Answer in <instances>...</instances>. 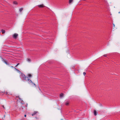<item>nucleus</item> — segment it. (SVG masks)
<instances>
[{"label": "nucleus", "instance_id": "nucleus-1", "mask_svg": "<svg viewBox=\"0 0 120 120\" xmlns=\"http://www.w3.org/2000/svg\"><path fill=\"white\" fill-rule=\"evenodd\" d=\"M21 75L22 77V78L23 79V80H25L26 81L29 80V79L28 77H26L25 75L22 73H21Z\"/></svg>", "mask_w": 120, "mask_h": 120}, {"label": "nucleus", "instance_id": "nucleus-2", "mask_svg": "<svg viewBox=\"0 0 120 120\" xmlns=\"http://www.w3.org/2000/svg\"><path fill=\"white\" fill-rule=\"evenodd\" d=\"M18 35V34L15 33L13 35V37L15 39H16L17 38Z\"/></svg>", "mask_w": 120, "mask_h": 120}, {"label": "nucleus", "instance_id": "nucleus-3", "mask_svg": "<svg viewBox=\"0 0 120 120\" xmlns=\"http://www.w3.org/2000/svg\"><path fill=\"white\" fill-rule=\"evenodd\" d=\"M25 107L24 106H21L19 108V109H20V110H21V111H23V108H24Z\"/></svg>", "mask_w": 120, "mask_h": 120}, {"label": "nucleus", "instance_id": "nucleus-4", "mask_svg": "<svg viewBox=\"0 0 120 120\" xmlns=\"http://www.w3.org/2000/svg\"><path fill=\"white\" fill-rule=\"evenodd\" d=\"M38 6L40 8H42L44 7L45 6L43 5V4H42L41 5H38Z\"/></svg>", "mask_w": 120, "mask_h": 120}, {"label": "nucleus", "instance_id": "nucleus-5", "mask_svg": "<svg viewBox=\"0 0 120 120\" xmlns=\"http://www.w3.org/2000/svg\"><path fill=\"white\" fill-rule=\"evenodd\" d=\"M98 113V112L96 110H94V114L95 116H96Z\"/></svg>", "mask_w": 120, "mask_h": 120}, {"label": "nucleus", "instance_id": "nucleus-6", "mask_svg": "<svg viewBox=\"0 0 120 120\" xmlns=\"http://www.w3.org/2000/svg\"><path fill=\"white\" fill-rule=\"evenodd\" d=\"M73 0H69V4H71Z\"/></svg>", "mask_w": 120, "mask_h": 120}, {"label": "nucleus", "instance_id": "nucleus-7", "mask_svg": "<svg viewBox=\"0 0 120 120\" xmlns=\"http://www.w3.org/2000/svg\"><path fill=\"white\" fill-rule=\"evenodd\" d=\"M38 112L37 111H35L32 115V116H33Z\"/></svg>", "mask_w": 120, "mask_h": 120}, {"label": "nucleus", "instance_id": "nucleus-8", "mask_svg": "<svg viewBox=\"0 0 120 120\" xmlns=\"http://www.w3.org/2000/svg\"><path fill=\"white\" fill-rule=\"evenodd\" d=\"M63 97V94H61L60 95V98H62Z\"/></svg>", "mask_w": 120, "mask_h": 120}, {"label": "nucleus", "instance_id": "nucleus-9", "mask_svg": "<svg viewBox=\"0 0 120 120\" xmlns=\"http://www.w3.org/2000/svg\"><path fill=\"white\" fill-rule=\"evenodd\" d=\"M13 4H15L17 5L18 4V3L17 2V1H14L13 2Z\"/></svg>", "mask_w": 120, "mask_h": 120}, {"label": "nucleus", "instance_id": "nucleus-10", "mask_svg": "<svg viewBox=\"0 0 120 120\" xmlns=\"http://www.w3.org/2000/svg\"><path fill=\"white\" fill-rule=\"evenodd\" d=\"M23 8H21L19 9V11L21 13V12L23 10Z\"/></svg>", "mask_w": 120, "mask_h": 120}, {"label": "nucleus", "instance_id": "nucleus-11", "mask_svg": "<svg viewBox=\"0 0 120 120\" xmlns=\"http://www.w3.org/2000/svg\"><path fill=\"white\" fill-rule=\"evenodd\" d=\"M26 60L28 62H30L31 61V60L29 58L27 59Z\"/></svg>", "mask_w": 120, "mask_h": 120}, {"label": "nucleus", "instance_id": "nucleus-12", "mask_svg": "<svg viewBox=\"0 0 120 120\" xmlns=\"http://www.w3.org/2000/svg\"><path fill=\"white\" fill-rule=\"evenodd\" d=\"M1 32L3 34H4L5 33V31L4 30L2 29L1 30Z\"/></svg>", "mask_w": 120, "mask_h": 120}, {"label": "nucleus", "instance_id": "nucleus-13", "mask_svg": "<svg viewBox=\"0 0 120 120\" xmlns=\"http://www.w3.org/2000/svg\"><path fill=\"white\" fill-rule=\"evenodd\" d=\"M32 75L31 74H29L28 75V77L29 78H30L31 77Z\"/></svg>", "mask_w": 120, "mask_h": 120}, {"label": "nucleus", "instance_id": "nucleus-14", "mask_svg": "<svg viewBox=\"0 0 120 120\" xmlns=\"http://www.w3.org/2000/svg\"><path fill=\"white\" fill-rule=\"evenodd\" d=\"M69 104V103L67 102H66V103H65V105H68V104Z\"/></svg>", "mask_w": 120, "mask_h": 120}, {"label": "nucleus", "instance_id": "nucleus-15", "mask_svg": "<svg viewBox=\"0 0 120 120\" xmlns=\"http://www.w3.org/2000/svg\"><path fill=\"white\" fill-rule=\"evenodd\" d=\"M19 64V63H18L16 65V66H15V67H17L18 65Z\"/></svg>", "mask_w": 120, "mask_h": 120}, {"label": "nucleus", "instance_id": "nucleus-16", "mask_svg": "<svg viewBox=\"0 0 120 120\" xmlns=\"http://www.w3.org/2000/svg\"><path fill=\"white\" fill-rule=\"evenodd\" d=\"M17 71H18V72L19 73H21V72L19 70H18Z\"/></svg>", "mask_w": 120, "mask_h": 120}, {"label": "nucleus", "instance_id": "nucleus-17", "mask_svg": "<svg viewBox=\"0 0 120 120\" xmlns=\"http://www.w3.org/2000/svg\"><path fill=\"white\" fill-rule=\"evenodd\" d=\"M30 83H33L32 82V81L31 80H30Z\"/></svg>", "mask_w": 120, "mask_h": 120}, {"label": "nucleus", "instance_id": "nucleus-18", "mask_svg": "<svg viewBox=\"0 0 120 120\" xmlns=\"http://www.w3.org/2000/svg\"><path fill=\"white\" fill-rule=\"evenodd\" d=\"M83 75H85L86 74V73L85 72H84L83 73Z\"/></svg>", "mask_w": 120, "mask_h": 120}, {"label": "nucleus", "instance_id": "nucleus-19", "mask_svg": "<svg viewBox=\"0 0 120 120\" xmlns=\"http://www.w3.org/2000/svg\"><path fill=\"white\" fill-rule=\"evenodd\" d=\"M15 69L17 71H18V69H17L15 68Z\"/></svg>", "mask_w": 120, "mask_h": 120}, {"label": "nucleus", "instance_id": "nucleus-20", "mask_svg": "<svg viewBox=\"0 0 120 120\" xmlns=\"http://www.w3.org/2000/svg\"><path fill=\"white\" fill-rule=\"evenodd\" d=\"M5 63L7 64V63L6 62H5Z\"/></svg>", "mask_w": 120, "mask_h": 120}, {"label": "nucleus", "instance_id": "nucleus-21", "mask_svg": "<svg viewBox=\"0 0 120 120\" xmlns=\"http://www.w3.org/2000/svg\"><path fill=\"white\" fill-rule=\"evenodd\" d=\"M26 116V115H24V117H25Z\"/></svg>", "mask_w": 120, "mask_h": 120}, {"label": "nucleus", "instance_id": "nucleus-22", "mask_svg": "<svg viewBox=\"0 0 120 120\" xmlns=\"http://www.w3.org/2000/svg\"><path fill=\"white\" fill-rule=\"evenodd\" d=\"M2 106L3 107V108H4V106Z\"/></svg>", "mask_w": 120, "mask_h": 120}, {"label": "nucleus", "instance_id": "nucleus-23", "mask_svg": "<svg viewBox=\"0 0 120 120\" xmlns=\"http://www.w3.org/2000/svg\"><path fill=\"white\" fill-rule=\"evenodd\" d=\"M34 85L35 86V84L34 83Z\"/></svg>", "mask_w": 120, "mask_h": 120}, {"label": "nucleus", "instance_id": "nucleus-24", "mask_svg": "<svg viewBox=\"0 0 120 120\" xmlns=\"http://www.w3.org/2000/svg\"><path fill=\"white\" fill-rule=\"evenodd\" d=\"M120 13V12H119V13Z\"/></svg>", "mask_w": 120, "mask_h": 120}, {"label": "nucleus", "instance_id": "nucleus-25", "mask_svg": "<svg viewBox=\"0 0 120 120\" xmlns=\"http://www.w3.org/2000/svg\"><path fill=\"white\" fill-rule=\"evenodd\" d=\"M113 25H114V27L115 26V25H114V24H113Z\"/></svg>", "mask_w": 120, "mask_h": 120}, {"label": "nucleus", "instance_id": "nucleus-26", "mask_svg": "<svg viewBox=\"0 0 120 120\" xmlns=\"http://www.w3.org/2000/svg\"><path fill=\"white\" fill-rule=\"evenodd\" d=\"M11 67H13L12 66H11Z\"/></svg>", "mask_w": 120, "mask_h": 120}, {"label": "nucleus", "instance_id": "nucleus-27", "mask_svg": "<svg viewBox=\"0 0 120 120\" xmlns=\"http://www.w3.org/2000/svg\"><path fill=\"white\" fill-rule=\"evenodd\" d=\"M106 56L105 55V56Z\"/></svg>", "mask_w": 120, "mask_h": 120}]
</instances>
